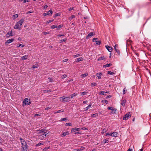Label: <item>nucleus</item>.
Returning a JSON list of instances; mask_svg holds the SVG:
<instances>
[{"label":"nucleus","mask_w":151,"mask_h":151,"mask_svg":"<svg viewBox=\"0 0 151 151\" xmlns=\"http://www.w3.org/2000/svg\"><path fill=\"white\" fill-rule=\"evenodd\" d=\"M19 139L22 145V151H27V145L26 142L22 138H20Z\"/></svg>","instance_id":"f257e3e1"},{"label":"nucleus","mask_w":151,"mask_h":151,"mask_svg":"<svg viewBox=\"0 0 151 151\" xmlns=\"http://www.w3.org/2000/svg\"><path fill=\"white\" fill-rule=\"evenodd\" d=\"M24 20L23 19H21L18 22H17L16 24L14 26V28L15 29H21V26L22 25L24 22Z\"/></svg>","instance_id":"f03ea898"},{"label":"nucleus","mask_w":151,"mask_h":151,"mask_svg":"<svg viewBox=\"0 0 151 151\" xmlns=\"http://www.w3.org/2000/svg\"><path fill=\"white\" fill-rule=\"evenodd\" d=\"M60 101L61 102H68L70 100V98L69 97L63 96L59 98Z\"/></svg>","instance_id":"7ed1b4c3"},{"label":"nucleus","mask_w":151,"mask_h":151,"mask_svg":"<svg viewBox=\"0 0 151 151\" xmlns=\"http://www.w3.org/2000/svg\"><path fill=\"white\" fill-rule=\"evenodd\" d=\"M108 109L109 110H111L112 111L110 114H116V112L117 109H116L113 108L112 107L109 106L108 107Z\"/></svg>","instance_id":"20e7f679"},{"label":"nucleus","mask_w":151,"mask_h":151,"mask_svg":"<svg viewBox=\"0 0 151 151\" xmlns=\"http://www.w3.org/2000/svg\"><path fill=\"white\" fill-rule=\"evenodd\" d=\"M23 104H24L25 105H29L31 102L29 100L28 98H25V99L23 102Z\"/></svg>","instance_id":"39448f33"},{"label":"nucleus","mask_w":151,"mask_h":151,"mask_svg":"<svg viewBox=\"0 0 151 151\" xmlns=\"http://www.w3.org/2000/svg\"><path fill=\"white\" fill-rule=\"evenodd\" d=\"M131 116V114L130 112L126 114L123 118V120H126L128 119Z\"/></svg>","instance_id":"423d86ee"},{"label":"nucleus","mask_w":151,"mask_h":151,"mask_svg":"<svg viewBox=\"0 0 151 151\" xmlns=\"http://www.w3.org/2000/svg\"><path fill=\"white\" fill-rule=\"evenodd\" d=\"M52 13H53V12H52V11L51 10H50L48 12H47L44 13L43 14V15L45 17L47 15L51 16L52 15Z\"/></svg>","instance_id":"0eeeda50"},{"label":"nucleus","mask_w":151,"mask_h":151,"mask_svg":"<svg viewBox=\"0 0 151 151\" xmlns=\"http://www.w3.org/2000/svg\"><path fill=\"white\" fill-rule=\"evenodd\" d=\"M47 134H42L39 135V138L40 140H42L46 136Z\"/></svg>","instance_id":"6e6552de"},{"label":"nucleus","mask_w":151,"mask_h":151,"mask_svg":"<svg viewBox=\"0 0 151 151\" xmlns=\"http://www.w3.org/2000/svg\"><path fill=\"white\" fill-rule=\"evenodd\" d=\"M95 35L94 33L91 32L88 34L86 36V39H88L89 37H92L93 35Z\"/></svg>","instance_id":"1a4fd4ad"},{"label":"nucleus","mask_w":151,"mask_h":151,"mask_svg":"<svg viewBox=\"0 0 151 151\" xmlns=\"http://www.w3.org/2000/svg\"><path fill=\"white\" fill-rule=\"evenodd\" d=\"M14 40V39H9L7 40L5 42V44H9L11 42H12Z\"/></svg>","instance_id":"9d476101"},{"label":"nucleus","mask_w":151,"mask_h":151,"mask_svg":"<svg viewBox=\"0 0 151 151\" xmlns=\"http://www.w3.org/2000/svg\"><path fill=\"white\" fill-rule=\"evenodd\" d=\"M80 130V128H73L71 130V132H75L77 131H79Z\"/></svg>","instance_id":"9b49d317"},{"label":"nucleus","mask_w":151,"mask_h":151,"mask_svg":"<svg viewBox=\"0 0 151 151\" xmlns=\"http://www.w3.org/2000/svg\"><path fill=\"white\" fill-rule=\"evenodd\" d=\"M126 101L125 99L122 100L121 101V104L123 106H124L125 105Z\"/></svg>","instance_id":"f8f14e48"},{"label":"nucleus","mask_w":151,"mask_h":151,"mask_svg":"<svg viewBox=\"0 0 151 151\" xmlns=\"http://www.w3.org/2000/svg\"><path fill=\"white\" fill-rule=\"evenodd\" d=\"M105 47L109 52H111L112 51V47L109 46L108 45H106Z\"/></svg>","instance_id":"ddd939ff"},{"label":"nucleus","mask_w":151,"mask_h":151,"mask_svg":"<svg viewBox=\"0 0 151 151\" xmlns=\"http://www.w3.org/2000/svg\"><path fill=\"white\" fill-rule=\"evenodd\" d=\"M69 133L68 131L63 132L62 134L61 135L62 137H65V136L68 135L69 134Z\"/></svg>","instance_id":"4468645a"},{"label":"nucleus","mask_w":151,"mask_h":151,"mask_svg":"<svg viewBox=\"0 0 151 151\" xmlns=\"http://www.w3.org/2000/svg\"><path fill=\"white\" fill-rule=\"evenodd\" d=\"M96 76L98 77V79H100L101 78V76L102 75L101 73H98L96 74Z\"/></svg>","instance_id":"2eb2a0df"},{"label":"nucleus","mask_w":151,"mask_h":151,"mask_svg":"<svg viewBox=\"0 0 151 151\" xmlns=\"http://www.w3.org/2000/svg\"><path fill=\"white\" fill-rule=\"evenodd\" d=\"M76 62H78L79 61H82L83 60V58L82 57L77 58L76 59Z\"/></svg>","instance_id":"dca6fc26"},{"label":"nucleus","mask_w":151,"mask_h":151,"mask_svg":"<svg viewBox=\"0 0 151 151\" xmlns=\"http://www.w3.org/2000/svg\"><path fill=\"white\" fill-rule=\"evenodd\" d=\"M112 133L111 137H116L117 136L118 133L116 132H114Z\"/></svg>","instance_id":"f3484780"},{"label":"nucleus","mask_w":151,"mask_h":151,"mask_svg":"<svg viewBox=\"0 0 151 151\" xmlns=\"http://www.w3.org/2000/svg\"><path fill=\"white\" fill-rule=\"evenodd\" d=\"M88 73H86L84 74H82L81 75V77L82 78H85V77H86L87 76H88Z\"/></svg>","instance_id":"a211bd4d"},{"label":"nucleus","mask_w":151,"mask_h":151,"mask_svg":"<svg viewBox=\"0 0 151 151\" xmlns=\"http://www.w3.org/2000/svg\"><path fill=\"white\" fill-rule=\"evenodd\" d=\"M28 58V55H25L24 56H22L21 58V59L22 60H26Z\"/></svg>","instance_id":"6ab92c4d"},{"label":"nucleus","mask_w":151,"mask_h":151,"mask_svg":"<svg viewBox=\"0 0 151 151\" xmlns=\"http://www.w3.org/2000/svg\"><path fill=\"white\" fill-rule=\"evenodd\" d=\"M106 58L104 56H101L98 59V61H100L102 60H104Z\"/></svg>","instance_id":"aec40b11"},{"label":"nucleus","mask_w":151,"mask_h":151,"mask_svg":"<svg viewBox=\"0 0 151 151\" xmlns=\"http://www.w3.org/2000/svg\"><path fill=\"white\" fill-rule=\"evenodd\" d=\"M12 36V31H11L10 32H8L6 34V36L7 37H9L10 36Z\"/></svg>","instance_id":"412c9836"},{"label":"nucleus","mask_w":151,"mask_h":151,"mask_svg":"<svg viewBox=\"0 0 151 151\" xmlns=\"http://www.w3.org/2000/svg\"><path fill=\"white\" fill-rule=\"evenodd\" d=\"M44 144V142H39L38 144H36L35 145L36 147H39L41 145H42Z\"/></svg>","instance_id":"4be33fe9"},{"label":"nucleus","mask_w":151,"mask_h":151,"mask_svg":"<svg viewBox=\"0 0 151 151\" xmlns=\"http://www.w3.org/2000/svg\"><path fill=\"white\" fill-rule=\"evenodd\" d=\"M111 65H112L111 64L109 63V64L105 65H103V67L106 68V67H110V66H111Z\"/></svg>","instance_id":"5701e85b"},{"label":"nucleus","mask_w":151,"mask_h":151,"mask_svg":"<svg viewBox=\"0 0 151 151\" xmlns=\"http://www.w3.org/2000/svg\"><path fill=\"white\" fill-rule=\"evenodd\" d=\"M98 115V114L97 113L93 114H91V117L93 118L97 116Z\"/></svg>","instance_id":"b1692460"},{"label":"nucleus","mask_w":151,"mask_h":151,"mask_svg":"<svg viewBox=\"0 0 151 151\" xmlns=\"http://www.w3.org/2000/svg\"><path fill=\"white\" fill-rule=\"evenodd\" d=\"M91 106V104H90L85 109V110L86 111L89 109Z\"/></svg>","instance_id":"393cba45"},{"label":"nucleus","mask_w":151,"mask_h":151,"mask_svg":"<svg viewBox=\"0 0 151 151\" xmlns=\"http://www.w3.org/2000/svg\"><path fill=\"white\" fill-rule=\"evenodd\" d=\"M18 16V14H15L13 15V19L14 20L15 19L17 18Z\"/></svg>","instance_id":"a878e982"},{"label":"nucleus","mask_w":151,"mask_h":151,"mask_svg":"<svg viewBox=\"0 0 151 151\" xmlns=\"http://www.w3.org/2000/svg\"><path fill=\"white\" fill-rule=\"evenodd\" d=\"M108 74H110L111 75H114L115 74V73L114 72H112L110 71H108Z\"/></svg>","instance_id":"bb28decb"},{"label":"nucleus","mask_w":151,"mask_h":151,"mask_svg":"<svg viewBox=\"0 0 151 151\" xmlns=\"http://www.w3.org/2000/svg\"><path fill=\"white\" fill-rule=\"evenodd\" d=\"M78 94L77 93H74L73 94H72L71 95L70 98L72 99L73 97L76 96Z\"/></svg>","instance_id":"cd10ccee"},{"label":"nucleus","mask_w":151,"mask_h":151,"mask_svg":"<svg viewBox=\"0 0 151 151\" xmlns=\"http://www.w3.org/2000/svg\"><path fill=\"white\" fill-rule=\"evenodd\" d=\"M75 17L74 15H72L70 17H69L68 18V19L70 21H71L73 18H75Z\"/></svg>","instance_id":"c85d7f7f"},{"label":"nucleus","mask_w":151,"mask_h":151,"mask_svg":"<svg viewBox=\"0 0 151 151\" xmlns=\"http://www.w3.org/2000/svg\"><path fill=\"white\" fill-rule=\"evenodd\" d=\"M45 129H43L41 130H39V133H43L44 132L45 133Z\"/></svg>","instance_id":"c756f323"},{"label":"nucleus","mask_w":151,"mask_h":151,"mask_svg":"<svg viewBox=\"0 0 151 151\" xmlns=\"http://www.w3.org/2000/svg\"><path fill=\"white\" fill-rule=\"evenodd\" d=\"M63 111H64L62 109H61L60 110H59L58 111H57L55 112L54 113L55 114H57V113H59L60 112H63Z\"/></svg>","instance_id":"7c9ffc66"},{"label":"nucleus","mask_w":151,"mask_h":151,"mask_svg":"<svg viewBox=\"0 0 151 151\" xmlns=\"http://www.w3.org/2000/svg\"><path fill=\"white\" fill-rule=\"evenodd\" d=\"M50 148V147H45L42 150L43 151H46L48 149H49Z\"/></svg>","instance_id":"2f4dec72"},{"label":"nucleus","mask_w":151,"mask_h":151,"mask_svg":"<svg viewBox=\"0 0 151 151\" xmlns=\"http://www.w3.org/2000/svg\"><path fill=\"white\" fill-rule=\"evenodd\" d=\"M88 92H83L81 93V95L83 96L86 94Z\"/></svg>","instance_id":"473e14b6"},{"label":"nucleus","mask_w":151,"mask_h":151,"mask_svg":"<svg viewBox=\"0 0 151 151\" xmlns=\"http://www.w3.org/2000/svg\"><path fill=\"white\" fill-rule=\"evenodd\" d=\"M80 56V55H79V54H77V55H74L73 56V57L74 58H77V57H79Z\"/></svg>","instance_id":"72a5a7b5"},{"label":"nucleus","mask_w":151,"mask_h":151,"mask_svg":"<svg viewBox=\"0 0 151 151\" xmlns=\"http://www.w3.org/2000/svg\"><path fill=\"white\" fill-rule=\"evenodd\" d=\"M67 40V39L66 38H65V39H63V40H60V43H61V42H65Z\"/></svg>","instance_id":"f704fd0d"},{"label":"nucleus","mask_w":151,"mask_h":151,"mask_svg":"<svg viewBox=\"0 0 151 151\" xmlns=\"http://www.w3.org/2000/svg\"><path fill=\"white\" fill-rule=\"evenodd\" d=\"M107 131V129H104L102 130V133L104 134V133L106 132Z\"/></svg>","instance_id":"c9c22d12"},{"label":"nucleus","mask_w":151,"mask_h":151,"mask_svg":"<svg viewBox=\"0 0 151 151\" xmlns=\"http://www.w3.org/2000/svg\"><path fill=\"white\" fill-rule=\"evenodd\" d=\"M96 45H99L101 43V42L100 41H96Z\"/></svg>","instance_id":"e433bc0d"},{"label":"nucleus","mask_w":151,"mask_h":151,"mask_svg":"<svg viewBox=\"0 0 151 151\" xmlns=\"http://www.w3.org/2000/svg\"><path fill=\"white\" fill-rule=\"evenodd\" d=\"M53 20H54L53 19V20H50L46 22V23L47 24H49L50 23H51V22H52L53 21Z\"/></svg>","instance_id":"4c0bfd02"},{"label":"nucleus","mask_w":151,"mask_h":151,"mask_svg":"<svg viewBox=\"0 0 151 151\" xmlns=\"http://www.w3.org/2000/svg\"><path fill=\"white\" fill-rule=\"evenodd\" d=\"M126 91H127V90L126 89V88H125V87L124 88V89H123V94H124L125 93Z\"/></svg>","instance_id":"58836bf2"},{"label":"nucleus","mask_w":151,"mask_h":151,"mask_svg":"<svg viewBox=\"0 0 151 151\" xmlns=\"http://www.w3.org/2000/svg\"><path fill=\"white\" fill-rule=\"evenodd\" d=\"M91 85L92 86H96L97 84L96 83H91Z\"/></svg>","instance_id":"ea45409f"},{"label":"nucleus","mask_w":151,"mask_h":151,"mask_svg":"<svg viewBox=\"0 0 151 151\" xmlns=\"http://www.w3.org/2000/svg\"><path fill=\"white\" fill-rule=\"evenodd\" d=\"M67 76L66 75L64 74L61 77L62 78H66Z\"/></svg>","instance_id":"a19ab883"},{"label":"nucleus","mask_w":151,"mask_h":151,"mask_svg":"<svg viewBox=\"0 0 151 151\" xmlns=\"http://www.w3.org/2000/svg\"><path fill=\"white\" fill-rule=\"evenodd\" d=\"M118 45L117 44L115 45L114 46V47L116 51H117L116 48L118 47Z\"/></svg>","instance_id":"79ce46f5"},{"label":"nucleus","mask_w":151,"mask_h":151,"mask_svg":"<svg viewBox=\"0 0 151 151\" xmlns=\"http://www.w3.org/2000/svg\"><path fill=\"white\" fill-rule=\"evenodd\" d=\"M43 91L44 92V93H47L49 92H50L51 91L50 90H44Z\"/></svg>","instance_id":"37998d69"},{"label":"nucleus","mask_w":151,"mask_h":151,"mask_svg":"<svg viewBox=\"0 0 151 151\" xmlns=\"http://www.w3.org/2000/svg\"><path fill=\"white\" fill-rule=\"evenodd\" d=\"M37 67H38V66H37V65H34L32 67L33 69H35V68H37Z\"/></svg>","instance_id":"c03bdc74"},{"label":"nucleus","mask_w":151,"mask_h":151,"mask_svg":"<svg viewBox=\"0 0 151 151\" xmlns=\"http://www.w3.org/2000/svg\"><path fill=\"white\" fill-rule=\"evenodd\" d=\"M51 27L52 29H55L57 27V26L55 25H52Z\"/></svg>","instance_id":"a18cd8bd"},{"label":"nucleus","mask_w":151,"mask_h":151,"mask_svg":"<svg viewBox=\"0 0 151 151\" xmlns=\"http://www.w3.org/2000/svg\"><path fill=\"white\" fill-rule=\"evenodd\" d=\"M59 14L58 13L55 14L54 15V17H56L57 16H59Z\"/></svg>","instance_id":"49530a36"},{"label":"nucleus","mask_w":151,"mask_h":151,"mask_svg":"<svg viewBox=\"0 0 151 151\" xmlns=\"http://www.w3.org/2000/svg\"><path fill=\"white\" fill-rule=\"evenodd\" d=\"M24 45L20 44H19V45H17V47H20V46H21L22 47H24Z\"/></svg>","instance_id":"de8ad7c7"},{"label":"nucleus","mask_w":151,"mask_h":151,"mask_svg":"<svg viewBox=\"0 0 151 151\" xmlns=\"http://www.w3.org/2000/svg\"><path fill=\"white\" fill-rule=\"evenodd\" d=\"M66 126H70L72 125V124L70 123H67L66 124Z\"/></svg>","instance_id":"09e8293b"},{"label":"nucleus","mask_w":151,"mask_h":151,"mask_svg":"<svg viewBox=\"0 0 151 151\" xmlns=\"http://www.w3.org/2000/svg\"><path fill=\"white\" fill-rule=\"evenodd\" d=\"M23 1L24 3L28 2V0H19L20 1Z\"/></svg>","instance_id":"8fccbe9b"},{"label":"nucleus","mask_w":151,"mask_h":151,"mask_svg":"<svg viewBox=\"0 0 151 151\" xmlns=\"http://www.w3.org/2000/svg\"><path fill=\"white\" fill-rule=\"evenodd\" d=\"M100 94H102L103 95H105V92L104 91H101L100 92Z\"/></svg>","instance_id":"3c124183"},{"label":"nucleus","mask_w":151,"mask_h":151,"mask_svg":"<svg viewBox=\"0 0 151 151\" xmlns=\"http://www.w3.org/2000/svg\"><path fill=\"white\" fill-rule=\"evenodd\" d=\"M105 141H104V144H105L106 143H108V142H109V140L108 139H106L105 140H104Z\"/></svg>","instance_id":"603ef678"},{"label":"nucleus","mask_w":151,"mask_h":151,"mask_svg":"<svg viewBox=\"0 0 151 151\" xmlns=\"http://www.w3.org/2000/svg\"><path fill=\"white\" fill-rule=\"evenodd\" d=\"M66 120V118H63L61 119L60 120V121L61 122L63 121H65Z\"/></svg>","instance_id":"864d4df0"},{"label":"nucleus","mask_w":151,"mask_h":151,"mask_svg":"<svg viewBox=\"0 0 151 151\" xmlns=\"http://www.w3.org/2000/svg\"><path fill=\"white\" fill-rule=\"evenodd\" d=\"M85 149V147H84L81 146L80 149H79L80 151L84 150Z\"/></svg>","instance_id":"5fc2aeb1"},{"label":"nucleus","mask_w":151,"mask_h":151,"mask_svg":"<svg viewBox=\"0 0 151 151\" xmlns=\"http://www.w3.org/2000/svg\"><path fill=\"white\" fill-rule=\"evenodd\" d=\"M48 79H49V82H52L53 80V79L52 78H48Z\"/></svg>","instance_id":"6e6d98bb"},{"label":"nucleus","mask_w":151,"mask_h":151,"mask_svg":"<svg viewBox=\"0 0 151 151\" xmlns=\"http://www.w3.org/2000/svg\"><path fill=\"white\" fill-rule=\"evenodd\" d=\"M63 25H62V24H61V25H59L58 26V28H61L62 27H63Z\"/></svg>","instance_id":"4d7b16f0"},{"label":"nucleus","mask_w":151,"mask_h":151,"mask_svg":"<svg viewBox=\"0 0 151 151\" xmlns=\"http://www.w3.org/2000/svg\"><path fill=\"white\" fill-rule=\"evenodd\" d=\"M98 40L97 38H93L92 40V41L93 42H96V40Z\"/></svg>","instance_id":"13d9d810"},{"label":"nucleus","mask_w":151,"mask_h":151,"mask_svg":"<svg viewBox=\"0 0 151 151\" xmlns=\"http://www.w3.org/2000/svg\"><path fill=\"white\" fill-rule=\"evenodd\" d=\"M40 114H36L35 115V117H36L37 116H40Z\"/></svg>","instance_id":"bf43d9fd"},{"label":"nucleus","mask_w":151,"mask_h":151,"mask_svg":"<svg viewBox=\"0 0 151 151\" xmlns=\"http://www.w3.org/2000/svg\"><path fill=\"white\" fill-rule=\"evenodd\" d=\"M68 60V59H64V60H63V62H65L67 61Z\"/></svg>","instance_id":"052dcab7"},{"label":"nucleus","mask_w":151,"mask_h":151,"mask_svg":"<svg viewBox=\"0 0 151 151\" xmlns=\"http://www.w3.org/2000/svg\"><path fill=\"white\" fill-rule=\"evenodd\" d=\"M73 151H80L79 149H75L73 150Z\"/></svg>","instance_id":"680f3d73"},{"label":"nucleus","mask_w":151,"mask_h":151,"mask_svg":"<svg viewBox=\"0 0 151 151\" xmlns=\"http://www.w3.org/2000/svg\"><path fill=\"white\" fill-rule=\"evenodd\" d=\"M47 7L48 6L47 5H46L44 6V8L45 9H46Z\"/></svg>","instance_id":"e2e57ef3"},{"label":"nucleus","mask_w":151,"mask_h":151,"mask_svg":"<svg viewBox=\"0 0 151 151\" xmlns=\"http://www.w3.org/2000/svg\"><path fill=\"white\" fill-rule=\"evenodd\" d=\"M33 12H31L30 11H28V12H27V14H28L29 13H33Z\"/></svg>","instance_id":"0e129e2a"},{"label":"nucleus","mask_w":151,"mask_h":151,"mask_svg":"<svg viewBox=\"0 0 151 151\" xmlns=\"http://www.w3.org/2000/svg\"><path fill=\"white\" fill-rule=\"evenodd\" d=\"M88 102V101H84L83 102V103L84 104H85L87 103Z\"/></svg>","instance_id":"69168bd1"},{"label":"nucleus","mask_w":151,"mask_h":151,"mask_svg":"<svg viewBox=\"0 0 151 151\" xmlns=\"http://www.w3.org/2000/svg\"><path fill=\"white\" fill-rule=\"evenodd\" d=\"M43 34L45 35H46V34H48L49 33H47L46 32H44L43 33Z\"/></svg>","instance_id":"338daca9"},{"label":"nucleus","mask_w":151,"mask_h":151,"mask_svg":"<svg viewBox=\"0 0 151 151\" xmlns=\"http://www.w3.org/2000/svg\"><path fill=\"white\" fill-rule=\"evenodd\" d=\"M127 151H133V150L132 149L129 148Z\"/></svg>","instance_id":"774afa93"}]
</instances>
